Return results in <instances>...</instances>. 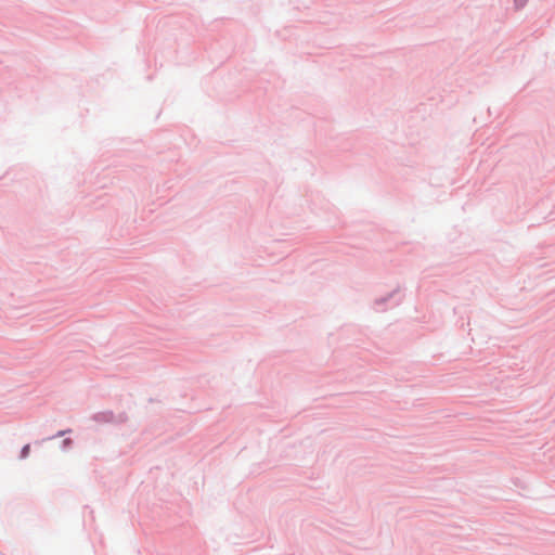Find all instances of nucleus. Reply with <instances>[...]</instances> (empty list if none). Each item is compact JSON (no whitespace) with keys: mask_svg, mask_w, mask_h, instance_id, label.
<instances>
[{"mask_svg":"<svg viewBox=\"0 0 555 555\" xmlns=\"http://www.w3.org/2000/svg\"><path fill=\"white\" fill-rule=\"evenodd\" d=\"M29 452V446L23 448V456H26Z\"/></svg>","mask_w":555,"mask_h":555,"instance_id":"obj_1","label":"nucleus"}]
</instances>
